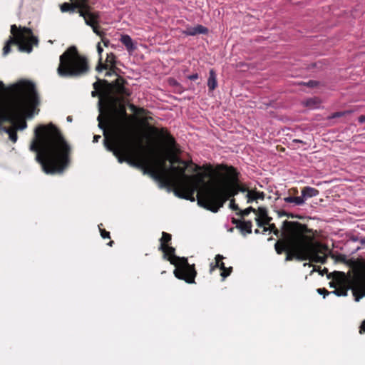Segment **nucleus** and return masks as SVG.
<instances>
[{
    "mask_svg": "<svg viewBox=\"0 0 365 365\" xmlns=\"http://www.w3.org/2000/svg\"><path fill=\"white\" fill-rule=\"evenodd\" d=\"M100 138H101V135H94V137H93V142L94 143L98 142Z\"/></svg>",
    "mask_w": 365,
    "mask_h": 365,
    "instance_id": "51",
    "label": "nucleus"
},
{
    "mask_svg": "<svg viewBox=\"0 0 365 365\" xmlns=\"http://www.w3.org/2000/svg\"><path fill=\"white\" fill-rule=\"evenodd\" d=\"M263 220H264V223H265V225H268L271 224V223H270V222H271V220H272V217H269V216L267 215V216L265 218H264Z\"/></svg>",
    "mask_w": 365,
    "mask_h": 365,
    "instance_id": "45",
    "label": "nucleus"
},
{
    "mask_svg": "<svg viewBox=\"0 0 365 365\" xmlns=\"http://www.w3.org/2000/svg\"><path fill=\"white\" fill-rule=\"evenodd\" d=\"M130 108H131L133 111L136 112L138 114H140V115L146 114V113H147V112H148L145 109H144V108H138V109L137 110L136 107H135V106H133V105H131V106H130Z\"/></svg>",
    "mask_w": 365,
    "mask_h": 365,
    "instance_id": "34",
    "label": "nucleus"
},
{
    "mask_svg": "<svg viewBox=\"0 0 365 365\" xmlns=\"http://www.w3.org/2000/svg\"><path fill=\"white\" fill-rule=\"evenodd\" d=\"M255 214L257 215V217H260V219H264L268 215L267 209L263 207H259Z\"/></svg>",
    "mask_w": 365,
    "mask_h": 365,
    "instance_id": "29",
    "label": "nucleus"
},
{
    "mask_svg": "<svg viewBox=\"0 0 365 365\" xmlns=\"http://www.w3.org/2000/svg\"><path fill=\"white\" fill-rule=\"evenodd\" d=\"M350 113V112L349 111L336 112V113H334L330 118H339V117L344 116L346 113Z\"/></svg>",
    "mask_w": 365,
    "mask_h": 365,
    "instance_id": "37",
    "label": "nucleus"
},
{
    "mask_svg": "<svg viewBox=\"0 0 365 365\" xmlns=\"http://www.w3.org/2000/svg\"><path fill=\"white\" fill-rule=\"evenodd\" d=\"M118 162L128 164L143 170L144 174H148L160 182L161 187H170V168L166 162L168 160L165 153L153 148L148 150L142 144L141 140L127 149L117 157Z\"/></svg>",
    "mask_w": 365,
    "mask_h": 365,
    "instance_id": "4",
    "label": "nucleus"
},
{
    "mask_svg": "<svg viewBox=\"0 0 365 365\" xmlns=\"http://www.w3.org/2000/svg\"><path fill=\"white\" fill-rule=\"evenodd\" d=\"M360 242L362 245H364L365 246V237H362L361 240H360Z\"/></svg>",
    "mask_w": 365,
    "mask_h": 365,
    "instance_id": "54",
    "label": "nucleus"
},
{
    "mask_svg": "<svg viewBox=\"0 0 365 365\" xmlns=\"http://www.w3.org/2000/svg\"><path fill=\"white\" fill-rule=\"evenodd\" d=\"M59 59L57 72L61 77L77 78L86 75L89 71L87 58L81 55L74 46L67 48L60 56Z\"/></svg>",
    "mask_w": 365,
    "mask_h": 365,
    "instance_id": "8",
    "label": "nucleus"
},
{
    "mask_svg": "<svg viewBox=\"0 0 365 365\" xmlns=\"http://www.w3.org/2000/svg\"><path fill=\"white\" fill-rule=\"evenodd\" d=\"M120 42L125 46L128 52H133L135 49L132 38L127 34L121 36Z\"/></svg>",
    "mask_w": 365,
    "mask_h": 365,
    "instance_id": "22",
    "label": "nucleus"
},
{
    "mask_svg": "<svg viewBox=\"0 0 365 365\" xmlns=\"http://www.w3.org/2000/svg\"><path fill=\"white\" fill-rule=\"evenodd\" d=\"M324 272H327V268H324V270H323V272H322V275L324 274Z\"/></svg>",
    "mask_w": 365,
    "mask_h": 365,
    "instance_id": "58",
    "label": "nucleus"
},
{
    "mask_svg": "<svg viewBox=\"0 0 365 365\" xmlns=\"http://www.w3.org/2000/svg\"><path fill=\"white\" fill-rule=\"evenodd\" d=\"M182 33L187 36H195L197 34H207L208 33L207 28L202 25H197L195 27H187Z\"/></svg>",
    "mask_w": 365,
    "mask_h": 365,
    "instance_id": "18",
    "label": "nucleus"
},
{
    "mask_svg": "<svg viewBox=\"0 0 365 365\" xmlns=\"http://www.w3.org/2000/svg\"><path fill=\"white\" fill-rule=\"evenodd\" d=\"M105 93L104 84H101L99 89L96 90L94 88V91H92L91 95L93 97H96L98 94L100 95V98L102 95Z\"/></svg>",
    "mask_w": 365,
    "mask_h": 365,
    "instance_id": "31",
    "label": "nucleus"
},
{
    "mask_svg": "<svg viewBox=\"0 0 365 365\" xmlns=\"http://www.w3.org/2000/svg\"><path fill=\"white\" fill-rule=\"evenodd\" d=\"M218 171H223L225 173V175H227V178L232 181V182H235L237 187V192H248V190H250L247 187L242 185L239 182V173L237 172V169L234 168L233 166H229L227 165L221 164L218 165L217 166V170H214L212 173H215L216 175H220Z\"/></svg>",
    "mask_w": 365,
    "mask_h": 365,
    "instance_id": "14",
    "label": "nucleus"
},
{
    "mask_svg": "<svg viewBox=\"0 0 365 365\" xmlns=\"http://www.w3.org/2000/svg\"><path fill=\"white\" fill-rule=\"evenodd\" d=\"M251 212L257 213V210L250 206L245 210H240V212H237V215L244 217L247 216Z\"/></svg>",
    "mask_w": 365,
    "mask_h": 365,
    "instance_id": "27",
    "label": "nucleus"
},
{
    "mask_svg": "<svg viewBox=\"0 0 365 365\" xmlns=\"http://www.w3.org/2000/svg\"><path fill=\"white\" fill-rule=\"evenodd\" d=\"M12 36L5 43L3 48V55L6 56L11 51V46L13 44L19 46L21 51L30 53L32 51L34 44H37L38 39L34 36L31 29L27 27L18 28L15 24L11 26Z\"/></svg>",
    "mask_w": 365,
    "mask_h": 365,
    "instance_id": "10",
    "label": "nucleus"
},
{
    "mask_svg": "<svg viewBox=\"0 0 365 365\" xmlns=\"http://www.w3.org/2000/svg\"><path fill=\"white\" fill-rule=\"evenodd\" d=\"M255 220L259 227H267L263 219H260V217H256Z\"/></svg>",
    "mask_w": 365,
    "mask_h": 365,
    "instance_id": "38",
    "label": "nucleus"
},
{
    "mask_svg": "<svg viewBox=\"0 0 365 365\" xmlns=\"http://www.w3.org/2000/svg\"><path fill=\"white\" fill-rule=\"evenodd\" d=\"M207 86L210 91H214L217 86V76L214 69L210 70Z\"/></svg>",
    "mask_w": 365,
    "mask_h": 365,
    "instance_id": "21",
    "label": "nucleus"
},
{
    "mask_svg": "<svg viewBox=\"0 0 365 365\" xmlns=\"http://www.w3.org/2000/svg\"><path fill=\"white\" fill-rule=\"evenodd\" d=\"M27 127V123L24 120H21L16 127H14L16 128V130H24Z\"/></svg>",
    "mask_w": 365,
    "mask_h": 365,
    "instance_id": "36",
    "label": "nucleus"
},
{
    "mask_svg": "<svg viewBox=\"0 0 365 365\" xmlns=\"http://www.w3.org/2000/svg\"><path fill=\"white\" fill-rule=\"evenodd\" d=\"M255 232L256 234H258V233H259V230L258 229H256V230H255Z\"/></svg>",
    "mask_w": 365,
    "mask_h": 365,
    "instance_id": "59",
    "label": "nucleus"
},
{
    "mask_svg": "<svg viewBox=\"0 0 365 365\" xmlns=\"http://www.w3.org/2000/svg\"><path fill=\"white\" fill-rule=\"evenodd\" d=\"M331 293H334L338 297L341 296H346L347 295V289L344 287H339L335 289L333 292Z\"/></svg>",
    "mask_w": 365,
    "mask_h": 365,
    "instance_id": "30",
    "label": "nucleus"
},
{
    "mask_svg": "<svg viewBox=\"0 0 365 365\" xmlns=\"http://www.w3.org/2000/svg\"><path fill=\"white\" fill-rule=\"evenodd\" d=\"M292 143H302V144H304V145L306 144L305 142H304L303 140H299V139H294L292 140Z\"/></svg>",
    "mask_w": 365,
    "mask_h": 365,
    "instance_id": "49",
    "label": "nucleus"
},
{
    "mask_svg": "<svg viewBox=\"0 0 365 365\" xmlns=\"http://www.w3.org/2000/svg\"><path fill=\"white\" fill-rule=\"evenodd\" d=\"M97 51L99 55V58L102 57V52L103 51V49L101 45V43H98L97 44Z\"/></svg>",
    "mask_w": 365,
    "mask_h": 365,
    "instance_id": "42",
    "label": "nucleus"
},
{
    "mask_svg": "<svg viewBox=\"0 0 365 365\" xmlns=\"http://www.w3.org/2000/svg\"><path fill=\"white\" fill-rule=\"evenodd\" d=\"M163 252V258L175 267L173 274L179 279L184 280L188 284L195 283L197 271L195 264H190L187 257L175 255V248L172 246L159 249Z\"/></svg>",
    "mask_w": 365,
    "mask_h": 365,
    "instance_id": "9",
    "label": "nucleus"
},
{
    "mask_svg": "<svg viewBox=\"0 0 365 365\" xmlns=\"http://www.w3.org/2000/svg\"><path fill=\"white\" fill-rule=\"evenodd\" d=\"M242 222L243 221L241 220L235 219L234 217L232 218V223L233 225H235L236 228H237V229L240 227V225H242Z\"/></svg>",
    "mask_w": 365,
    "mask_h": 365,
    "instance_id": "40",
    "label": "nucleus"
},
{
    "mask_svg": "<svg viewBox=\"0 0 365 365\" xmlns=\"http://www.w3.org/2000/svg\"><path fill=\"white\" fill-rule=\"evenodd\" d=\"M355 300L359 302L365 296V282H358L352 289Z\"/></svg>",
    "mask_w": 365,
    "mask_h": 365,
    "instance_id": "20",
    "label": "nucleus"
},
{
    "mask_svg": "<svg viewBox=\"0 0 365 365\" xmlns=\"http://www.w3.org/2000/svg\"><path fill=\"white\" fill-rule=\"evenodd\" d=\"M289 192L290 194L292 193L294 195H296V194L298 193V190H297V187H294V188H292V189L289 190Z\"/></svg>",
    "mask_w": 365,
    "mask_h": 365,
    "instance_id": "50",
    "label": "nucleus"
},
{
    "mask_svg": "<svg viewBox=\"0 0 365 365\" xmlns=\"http://www.w3.org/2000/svg\"><path fill=\"white\" fill-rule=\"evenodd\" d=\"M365 333V319L362 322L361 326L359 327V334H363Z\"/></svg>",
    "mask_w": 365,
    "mask_h": 365,
    "instance_id": "41",
    "label": "nucleus"
},
{
    "mask_svg": "<svg viewBox=\"0 0 365 365\" xmlns=\"http://www.w3.org/2000/svg\"><path fill=\"white\" fill-rule=\"evenodd\" d=\"M317 292L319 294H322L324 295V297H325L326 295H329V294H331L330 292H329L327 289H326L325 288H319L317 289Z\"/></svg>",
    "mask_w": 365,
    "mask_h": 365,
    "instance_id": "39",
    "label": "nucleus"
},
{
    "mask_svg": "<svg viewBox=\"0 0 365 365\" xmlns=\"http://www.w3.org/2000/svg\"><path fill=\"white\" fill-rule=\"evenodd\" d=\"M154 130L161 138L165 139L166 143L169 146V151L165 153L171 165H175V164H185V161L182 160L176 154V153L178 151L176 148V141L175 138L168 133V130L165 128H162L160 130L154 128Z\"/></svg>",
    "mask_w": 365,
    "mask_h": 365,
    "instance_id": "12",
    "label": "nucleus"
},
{
    "mask_svg": "<svg viewBox=\"0 0 365 365\" xmlns=\"http://www.w3.org/2000/svg\"><path fill=\"white\" fill-rule=\"evenodd\" d=\"M306 106L311 108H316L320 103L319 98L314 97L307 99L306 101Z\"/></svg>",
    "mask_w": 365,
    "mask_h": 365,
    "instance_id": "28",
    "label": "nucleus"
},
{
    "mask_svg": "<svg viewBox=\"0 0 365 365\" xmlns=\"http://www.w3.org/2000/svg\"><path fill=\"white\" fill-rule=\"evenodd\" d=\"M338 259L341 260V261H344L345 260V258H344V256L343 255H339L338 257Z\"/></svg>",
    "mask_w": 365,
    "mask_h": 365,
    "instance_id": "55",
    "label": "nucleus"
},
{
    "mask_svg": "<svg viewBox=\"0 0 365 365\" xmlns=\"http://www.w3.org/2000/svg\"><path fill=\"white\" fill-rule=\"evenodd\" d=\"M301 193L302 196L300 197L289 196L284 197V200L287 203H294L297 205H302L307 199L317 196L319 192L314 187L307 186L302 188Z\"/></svg>",
    "mask_w": 365,
    "mask_h": 365,
    "instance_id": "15",
    "label": "nucleus"
},
{
    "mask_svg": "<svg viewBox=\"0 0 365 365\" xmlns=\"http://www.w3.org/2000/svg\"><path fill=\"white\" fill-rule=\"evenodd\" d=\"M172 240V235L168 232H163L162 237L160 239L159 249H164V247L170 245Z\"/></svg>",
    "mask_w": 365,
    "mask_h": 365,
    "instance_id": "24",
    "label": "nucleus"
},
{
    "mask_svg": "<svg viewBox=\"0 0 365 365\" xmlns=\"http://www.w3.org/2000/svg\"><path fill=\"white\" fill-rule=\"evenodd\" d=\"M73 3L65 2L61 5V11L62 12H74L75 9H78V13L81 16V11L90 9L91 5L89 0H71Z\"/></svg>",
    "mask_w": 365,
    "mask_h": 365,
    "instance_id": "16",
    "label": "nucleus"
},
{
    "mask_svg": "<svg viewBox=\"0 0 365 365\" xmlns=\"http://www.w3.org/2000/svg\"><path fill=\"white\" fill-rule=\"evenodd\" d=\"M177 165L170 167V180H173L170 187H173V192L178 197L194 202L195 192L206 185V179L211 176L214 170L209 165L205 168L206 172H199L202 168L192 160Z\"/></svg>",
    "mask_w": 365,
    "mask_h": 365,
    "instance_id": "5",
    "label": "nucleus"
},
{
    "mask_svg": "<svg viewBox=\"0 0 365 365\" xmlns=\"http://www.w3.org/2000/svg\"><path fill=\"white\" fill-rule=\"evenodd\" d=\"M67 120H68V121H71V120H72V118H71V116H68V117H67Z\"/></svg>",
    "mask_w": 365,
    "mask_h": 365,
    "instance_id": "57",
    "label": "nucleus"
},
{
    "mask_svg": "<svg viewBox=\"0 0 365 365\" xmlns=\"http://www.w3.org/2000/svg\"><path fill=\"white\" fill-rule=\"evenodd\" d=\"M9 102L10 105L8 106L5 111V113L9 115V119L1 121L0 131L6 133L9 139L13 143H16L18 139L16 128L14 127H4L3 123L15 124L26 113H31L38 106L40 102L35 84L31 81Z\"/></svg>",
    "mask_w": 365,
    "mask_h": 365,
    "instance_id": "6",
    "label": "nucleus"
},
{
    "mask_svg": "<svg viewBox=\"0 0 365 365\" xmlns=\"http://www.w3.org/2000/svg\"><path fill=\"white\" fill-rule=\"evenodd\" d=\"M224 257L221 255H217L215 256V264H210V272H212L216 268H219L221 271L226 268L225 263L222 262Z\"/></svg>",
    "mask_w": 365,
    "mask_h": 365,
    "instance_id": "23",
    "label": "nucleus"
},
{
    "mask_svg": "<svg viewBox=\"0 0 365 365\" xmlns=\"http://www.w3.org/2000/svg\"><path fill=\"white\" fill-rule=\"evenodd\" d=\"M30 150L36 153V160L46 174L61 173L69 165L71 147L53 123L35 128Z\"/></svg>",
    "mask_w": 365,
    "mask_h": 365,
    "instance_id": "3",
    "label": "nucleus"
},
{
    "mask_svg": "<svg viewBox=\"0 0 365 365\" xmlns=\"http://www.w3.org/2000/svg\"><path fill=\"white\" fill-rule=\"evenodd\" d=\"M252 224L251 221H243L240 227L238 228L241 233L245 235L246 234L252 233Z\"/></svg>",
    "mask_w": 365,
    "mask_h": 365,
    "instance_id": "25",
    "label": "nucleus"
},
{
    "mask_svg": "<svg viewBox=\"0 0 365 365\" xmlns=\"http://www.w3.org/2000/svg\"><path fill=\"white\" fill-rule=\"evenodd\" d=\"M108 71L106 72V76H109L112 74L113 72H114V69L113 70L108 69Z\"/></svg>",
    "mask_w": 365,
    "mask_h": 365,
    "instance_id": "52",
    "label": "nucleus"
},
{
    "mask_svg": "<svg viewBox=\"0 0 365 365\" xmlns=\"http://www.w3.org/2000/svg\"><path fill=\"white\" fill-rule=\"evenodd\" d=\"M247 202L251 203L255 200H263L265 197V194L264 192L257 191L255 190H248V192L246 195Z\"/></svg>",
    "mask_w": 365,
    "mask_h": 365,
    "instance_id": "19",
    "label": "nucleus"
},
{
    "mask_svg": "<svg viewBox=\"0 0 365 365\" xmlns=\"http://www.w3.org/2000/svg\"><path fill=\"white\" fill-rule=\"evenodd\" d=\"M358 120H359V122L360 123H365V115H360V116L359 117V119H358Z\"/></svg>",
    "mask_w": 365,
    "mask_h": 365,
    "instance_id": "48",
    "label": "nucleus"
},
{
    "mask_svg": "<svg viewBox=\"0 0 365 365\" xmlns=\"http://www.w3.org/2000/svg\"><path fill=\"white\" fill-rule=\"evenodd\" d=\"M115 68V56L113 53L107 54L106 63H102V57L99 58L98 65L96 70L98 72H101L103 70H113Z\"/></svg>",
    "mask_w": 365,
    "mask_h": 365,
    "instance_id": "17",
    "label": "nucleus"
},
{
    "mask_svg": "<svg viewBox=\"0 0 365 365\" xmlns=\"http://www.w3.org/2000/svg\"><path fill=\"white\" fill-rule=\"evenodd\" d=\"M287 217L289 218H299V219L302 218V217L294 215V214H292L291 212H288L287 215Z\"/></svg>",
    "mask_w": 365,
    "mask_h": 365,
    "instance_id": "44",
    "label": "nucleus"
},
{
    "mask_svg": "<svg viewBox=\"0 0 365 365\" xmlns=\"http://www.w3.org/2000/svg\"><path fill=\"white\" fill-rule=\"evenodd\" d=\"M81 16L83 18L86 25L91 26L93 31L100 37L105 36V32L101 30L100 19L101 14L98 11H95L92 6L87 11H81Z\"/></svg>",
    "mask_w": 365,
    "mask_h": 365,
    "instance_id": "13",
    "label": "nucleus"
},
{
    "mask_svg": "<svg viewBox=\"0 0 365 365\" xmlns=\"http://www.w3.org/2000/svg\"><path fill=\"white\" fill-rule=\"evenodd\" d=\"M123 101L107 93L98 101V127L103 131L106 148L116 158L139 140L130 129L125 106L120 103Z\"/></svg>",
    "mask_w": 365,
    "mask_h": 365,
    "instance_id": "1",
    "label": "nucleus"
},
{
    "mask_svg": "<svg viewBox=\"0 0 365 365\" xmlns=\"http://www.w3.org/2000/svg\"><path fill=\"white\" fill-rule=\"evenodd\" d=\"M268 226H269L268 227H264V229L262 230L263 234L269 230V232H273L274 235L277 237L279 235L281 236L282 230H279L274 223H271V224L268 225Z\"/></svg>",
    "mask_w": 365,
    "mask_h": 365,
    "instance_id": "26",
    "label": "nucleus"
},
{
    "mask_svg": "<svg viewBox=\"0 0 365 365\" xmlns=\"http://www.w3.org/2000/svg\"><path fill=\"white\" fill-rule=\"evenodd\" d=\"M101 40H102L104 46H108V45L109 44V40L107 38H105L104 36L101 37Z\"/></svg>",
    "mask_w": 365,
    "mask_h": 365,
    "instance_id": "47",
    "label": "nucleus"
},
{
    "mask_svg": "<svg viewBox=\"0 0 365 365\" xmlns=\"http://www.w3.org/2000/svg\"><path fill=\"white\" fill-rule=\"evenodd\" d=\"M287 213L288 212L286 211H282V212H279V216H286L287 217Z\"/></svg>",
    "mask_w": 365,
    "mask_h": 365,
    "instance_id": "53",
    "label": "nucleus"
},
{
    "mask_svg": "<svg viewBox=\"0 0 365 365\" xmlns=\"http://www.w3.org/2000/svg\"><path fill=\"white\" fill-rule=\"evenodd\" d=\"M101 226H103V225L100 224L98 225V228H99V231H100L101 236L102 237V238H103V239L110 238V232L106 231L105 229L101 228Z\"/></svg>",
    "mask_w": 365,
    "mask_h": 365,
    "instance_id": "32",
    "label": "nucleus"
},
{
    "mask_svg": "<svg viewBox=\"0 0 365 365\" xmlns=\"http://www.w3.org/2000/svg\"><path fill=\"white\" fill-rule=\"evenodd\" d=\"M230 207L232 210H235V211L240 212V210L238 205L235 203V200L234 198H232L230 200Z\"/></svg>",
    "mask_w": 365,
    "mask_h": 365,
    "instance_id": "35",
    "label": "nucleus"
},
{
    "mask_svg": "<svg viewBox=\"0 0 365 365\" xmlns=\"http://www.w3.org/2000/svg\"><path fill=\"white\" fill-rule=\"evenodd\" d=\"M237 194L235 183L225 174L224 179L218 180L212 186L206 182V185L202 187L196 196L197 204L200 207L212 212H217L227 200Z\"/></svg>",
    "mask_w": 365,
    "mask_h": 365,
    "instance_id": "7",
    "label": "nucleus"
},
{
    "mask_svg": "<svg viewBox=\"0 0 365 365\" xmlns=\"http://www.w3.org/2000/svg\"><path fill=\"white\" fill-rule=\"evenodd\" d=\"M317 85V81H309L308 83H307V86H309V87H314Z\"/></svg>",
    "mask_w": 365,
    "mask_h": 365,
    "instance_id": "46",
    "label": "nucleus"
},
{
    "mask_svg": "<svg viewBox=\"0 0 365 365\" xmlns=\"http://www.w3.org/2000/svg\"><path fill=\"white\" fill-rule=\"evenodd\" d=\"M315 231L297 221L284 220L282 222L281 238L274 245L278 255L286 253V261L294 259L298 261L309 260L312 262L324 264L329 250L327 245L314 242Z\"/></svg>",
    "mask_w": 365,
    "mask_h": 365,
    "instance_id": "2",
    "label": "nucleus"
},
{
    "mask_svg": "<svg viewBox=\"0 0 365 365\" xmlns=\"http://www.w3.org/2000/svg\"><path fill=\"white\" fill-rule=\"evenodd\" d=\"M101 84H104L105 88V93L101 98L109 93L120 100H124L131 94L130 90L126 87L128 81L120 76H118L117 78L110 83L107 80L98 78V81L93 84V88L99 89Z\"/></svg>",
    "mask_w": 365,
    "mask_h": 365,
    "instance_id": "11",
    "label": "nucleus"
},
{
    "mask_svg": "<svg viewBox=\"0 0 365 365\" xmlns=\"http://www.w3.org/2000/svg\"><path fill=\"white\" fill-rule=\"evenodd\" d=\"M198 74L197 73H193L192 75H190L187 76V78L190 81H195L198 78Z\"/></svg>",
    "mask_w": 365,
    "mask_h": 365,
    "instance_id": "43",
    "label": "nucleus"
},
{
    "mask_svg": "<svg viewBox=\"0 0 365 365\" xmlns=\"http://www.w3.org/2000/svg\"><path fill=\"white\" fill-rule=\"evenodd\" d=\"M232 272V267H226L225 269H223L221 272L220 275L222 277V279H224L226 277H227L228 276H230Z\"/></svg>",
    "mask_w": 365,
    "mask_h": 365,
    "instance_id": "33",
    "label": "nucleus"
},
{
    "mask_svg": "<svg viewBox=\"0 0 365 365\" xmlns=\"http://www.w3.org/2000/svg\"><path fill=\"white\" fill-rule=\"evenodd\" d=\"M113 243H114V242H113V240H110V241L108 243V246H110V247H112Z\"/></svg>",
    "mask_w": 365,
    "mask_h": 365,
    "instance_id": "56",
    "label": "nucleus"
}]
</instances>
